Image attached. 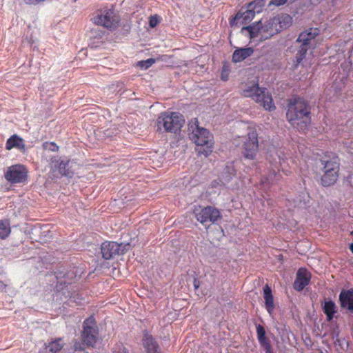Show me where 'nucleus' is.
<instances>
[{"label": "nucleus", "instance_id": "58836bf2", "mask_svg": "<svg viewBox=\"0 0 353 353\" xmlns=\"http://www.w3.org/2000/svg\"><path fill=\"white\" fill-rule=\"evenodd\" d=\"M116 353H128V352L126 351V350L125 348H121L118 352H117Z\"/></svg>", "mask_w": 353, "mask_h": 353}, {"label": "nucleus", "instance_id": "7c9ffc66", "mask_svg": "<svg viewBox=\"0 0 353 353\" xmlns=\"http://www.w3.org/2000/svg\"><path fill=\"white\" fill-rule=\"evenodd\" d=\"M155 60L153 58H150L145 61H141L139 62V65L144 69H148L150 66L152 65L153 63H154Z\"/></svg>", "mask_w": 353, "mask_h": 353}, {"label": "nucleus", "instance_id": "aec40b11", "mask_svg": "<svg viewBox=\"0 0 353 353\" xmlns=\"http://www.w3.org/2000/svg\"><path fill=\"white\" fill-rule=\"evenodd\" d=\"M254 53V49L251 47L239 48L234 50L232 54V61L241 62L250 57Z\"/></svg>", "mask_w": 353, "mask_h": 353}, {"label": "nucleus", "instance_id": "ddd939ff", "mask_svg": "<svg viewBox=\"0 0 353 353\" xmlns=\"http://www.w3.org/2000/svg\"><path fill=\"white\" fill-rule=\"evenodd\" d=\"M54 170L62 176L72 178L74 175V165L75 163L67 157H59L52 160Z\"/></svg>", "mask_w": 353, "mask_h": 353}, {"label": "nucleus", "instance_id": "c756f323", "mask_svg": "<svg viewBox=\"0 0 353 353\" xmlns=\"http://www.w3.org/2000/svg\"><path fill=\"white\" fill-rule=\"evenodd\" d=\"M256 333L259 343L268 340L265 337V331L262 325H258L256 326Z\"/></svg>", "mask_w": 353, "mask_h": 353}, {"label": "nucleus", "instance_id": "6ab92c4d", "mask_svg": "<svg viewBox=\"0 0 353 353\" xmlns=\"http://www.w3.org/2000/svg\"><path fill=\"white\" fill-rule=\"evenodd\" d=\"M17 148L21 151L25 150L26 145L22 138L17 134L11 136L6 141V148L10 150L12 148Z\"/></svg>", "mask_w": 353, "mask_h": 353}, {"label": "nucleus", "instance_id": "cd10ccee", "mask_svg": "<svg viewBox=\"0 0 353 353\" xmlns=\"http://www.w3.org/2000/svg\"><path fill=\"white\" fill-rule=\"evenodd\" d=\"M265 5V0H254L248 3V8L252 9L256 13H260Z\"/></svg>", "mask_w": 353, "mask_h": 353}, {"label": "nucleus", "instance_id": "2eb2a0df", "mask_svg": "<svg viewBox=\"0 0 353 353\" xmlns=\"http://www.w3.org/2000/svg\"><path fill=\"white\" fill-rule=\"evenodd\" d=\"M97 332L94 328V323L92 319H88L84 322V330L82 333V340L87 345L93 346L97 342Z\"/></svg>", "mask_w": 353, "mask_h": 353}, {"label": "nucleus", "instance_id": "b1692460", "mask_svg": "<svg viewBox=\"0 0 353 353\" xmlns=\"http://www.w3.org/2000/svg\"><path fill=\"white\" fill-rule=\"evenodd\" d=\"M294 206L298 208H306L309 205L310 196L307 192H301L294 199Z\"/></svg>", "mask_w": 353, "mask_h": 353}, {"label": "nucleus", "instance_id": "9d476101", "mask_svg": "<svg viewBox=\"0 0 353 353\" xmlns=\"http://www.w3.org/2000/svg\"><path fill=\"white\" fill-rule=\"evenodd\" d=\"M259 151L258 134L252 130L244 138L242 153L247 159H255Z\"/></svg>", "mask_w": 353, "mask_h": 353}, {"label": "nucleus", "instance_id": "6e6552de", "mask_svg": "<svg viewBox=\"0 0 353 353\" xmlns=\"http://www.w3.org/2000/svg\"><path fill=\"white\" fill-rule=\"evenodd\" d=\"M267 159L270 164L271 170L268 175L262 179L261 181L263 183H276L279 180V168L285 161L284 158L281 157L280 152L273 150L268 152Z\"/></svg>", "mask_w": 353, "mask_h": 353}, {"label": "nucleus", "instance_id": "39448f33", "mask_svg": "<svg viewBox=\"0 0 353 353\" xmlns=\"http://www.w3.org/2000/svg\"><path fill=\"white\" fill-rule=\"evenodd\" d=\"M243 95L245 97L252 98L266 110L271 111L275 109L272 95L266 88H260L258 84L250 86L244 90Z\"/></svg>", "mask_w": 353, "mask_h": 353}, {"label": "nucleus", "instance_id": "a19ab883", "mask_svg": "<svg viewBox=\"0 0 353 353\" xmlns=\"http://www.w3.org/2000/svg\"><path fill=\"white\" fill-rule=\"evenodd\" d=\"M350 250H351V252L353 253V243H352L350 245Z\"/></svg>", "mask_w": 353, "mask_h": 353}, {"label": "nucleus", "instance_id": "f3484780", "mask_svg": "<svg viewBox=\"0 0 353 353\" xmlns=\"http://www.w3.org/2000/svg\"><path fill=\"white\" fill-rule=\"evenodd\" d=\"M311 276L305 269L301 268L296 274V279L294 283V288L296 290L301 291L309 283Z\"/></svg>", "mask_w": 353, "mask_h": 353}, {"label": "nucleus", "instance_id": "f03ea898", "mask_svg": "<svg viewBox=\"0 0 353 353\" xmlns=\"http://www.w3.org/2000/svg\"><path fill=\"white\" fill-rule=\"evenodd\" d=\"M286 117L293 128L300 132H304L311 123V106L303 98L291 99L288 104Z\"/></svg>", "mask_w": 353, "mask_h": 353}, {"label": "nucleus", "instance_id": "c9c22d12", "mask_svg": "<svg viewBox=\"0 0 353 353\" xmlns=\"http://www.w3.org/2000/svg\"><path fill=\"white\" fill-rule=\"evenodd\" d=\"M347 181L349 183V184L353 187V174L349 175L347 178Z\"/></svg>", "mask_w": 353, "mask_h": 353}, {"label": "nucleus", "instance_id": "c85d7f7f", "mask_svg": "<svg viewBox=\"0 0 353 353\" xmlns=\"http://www.w3.org/2000/svg\"><path fill=\"white\" fill-rule=\"evenodd\" d=\"M9 222H0V238L5 239L10 233Z\"/></svg>", "mask_w": 353, "mask_h": 353}, {"label": "nucleus", "instance_id": "72a5a7b5", "mask_svg": "<svg viewBox=\"0 0 353 353\" xmlns=\"http://www.w3.org/2000/svg\"><path fill=\"white\" fill-rule=\"evenodd\" d=\"M260 344L264 348L266 353H273L272 348H271V345H270L268 340L261 342V343H260Z\"/></svg>", "mask_w": 353, "mask_h": 353}, {"label": "nucleus", "instance_id": "f704fd0d", "mask_svg": "<svg viewBox=\"0 0 353 353\" xmlns=\"http://www.w3.org/2000/svg\"><path fill=\"white\" fill-rule=\"evenodd\" d=\"M287 2V0H271L268 6H279L284 5Z\"/></svg>", "mask_w": 353, "mask_h": 353}, {"label": "nucleus", "instance_id": "a211bd4d", "mask_svg": "<svg viewBox=\"0 0 353 353\" xmlns=\"http://www.w3.org/2000/svg\"><path fill=\"white\" fill-rule=\"evenodd\" d=\"M339 301L342 308L353 312V290H342Z\"/></svg>", "mask_w": 353, "mask_h": 353}, {"label": "nucleus", "instance_id": "37998d69", "mask_svg": "<svg viewBox=\"0 0 353 353\" xmlns=\"http://www.w3.org/2000/svg\"><path fill=\"white\" fill-rule=\"evenodd\" d=\"M351 235H352V236H353V231H352V232H351Z\"/></svg>", "mask_w": 353, "mask_h": 353}, {"label": "nucleus", "instance_id": "79ce46f5", "mask_svg": "<svg viewBox=\"0 0 353 353\" xmlns=\"http://www.w3.org/2000/svg\"><path fill=\"white\" fill-rule=\"evenodd\" d=\"M194 288H195L196 289H197V288H199V285H198L194 284Z\"/></svg>", "mask_w": 353, "mask_h": 353}, {"label": "nucleus", "instance_id": "dca6fc26", "mask_svg": "<svg viewBox=\"0 0 353 353\" xmlns=\"http://www.w3.org/2000/svg\"><path fill=\"white\" fill-rule=\"evenodd\" d=\"M256 12L250 8L247 7V10L241 9L235 15L234 18L230 21L231 25L240 23L241 25L249 23L255 16Z\"/></svg>", "mask_w": 353, "mask_h": 353}, {"label": "nucleus", "instance_id": "4468645a", "mask_svg": "<svg viewBox=\"0 0 353 353\" xmlns=\"http://www.w3.org/2000/svg\"><path fill=\"white\" fill-rule=\"evenodd\" d=\"M321 167L323 172L339 173V157L332 152H326L320 159Z\"/></svg>", "mask_w": 353, "mask_h": 353}, {"label": "nucleus", "instance_id": "7ed1b4c3", "mask_svg": "<svg viewBox=\"0 0 353 353\" xmlns=\"http://www.w3.org/2000/svg\"><path fill=\"white\" fill-rule=\"evenodd\" d=\"M188 136L196 145L206 146L201 153L208 156L212 152V135L208 130L199 126L196 118L192 119L188 123Z\"/></svg>", "mask_w": 353, "mask_h": 353}, {"label": "nucleus", "instance_id": "a878e982", "mask_svg": "<svg viewBox=\"0 0 353 353\" xmlns=\"http://www.w3.org/2000/svg\"><path fill=\"white\" fill-rule=\"evenodd\" d=\"M63 347V343L61 339H59L49 343L46 345V349L48 353H58Z\"/></svg>", "mask_w": 353, "mask_h": 353}, {"label": "nucleus", "instance_id": "e433bc0d", "mask_svg": "<svg viewBox=\"0 0 353 353\" xmlns=\"http://www.w3.org/2000/svg\"><path fill=\"white\" fill-rule=\"evenodd\" d=\"M348 152L353 155V143L351 142L348 146Z\"/></svg>", "mask_w": 353, "mask_h": 353}, {"label": "nucleus", "instance_id": "473e14b6", "mask_svg": "<svg viewBox=\"0 0 353 353\" xmlns=\"http://www.w3.org/2000/svg\"><path fill=\"white\" fill-rule=\"evenodd\" d=\"M159 23V17L157 15L150 17L149 26L150 28H154Z\"/></svg>", "mask_w": 353, "mask_h": 353}, {"label": "nucleus", "instance_id": "f257e3e1", "mask_svg": "<svg viewBox=\"0 0 353 353\" xmlns=\"http://www.w3.org/2000/svg\"><path fill=\"white\" fill-rule=\"evenodd\" d=\"M292 21V17L290 14L280 13L266 20L263 23L259 21L243 27L242 31H248L251 39L259 37L260 40H265L290 27Z\"/></svg>", "mask_w": 353, "mask_h": 353}, {"label": "nucleus", "instance_id": "f8f14e48", "mask_svg": "<svg viewBox=\"0 0 353 353\" xmlns=\"http://www.w3.org/2000/svg\"><path fill=\"white\" fill-rule=\"evenodd\" d=\"M197 221H217L221 218V212L219 209L213 206H207L203 208L195 207L191 213Z\"/></svg>", "mask_w": 353, "mask_h": 353}, {"label": "nucleus", "instance_id": "9b49d317", "mask_svg": "<svg viewBox=\"0 0 353 353\" xmlns=\"http://www.w3.org/2000/svg\"><path fill=\"white\" fill-rule=\"evenodd\" d=\"M28 173V171L25 165L15 164L8 168L4 176L11 184L22 183L26 181Z\"/></svg>", "mask_w": 353, "mask_h": 353}, {"label": "nucleus", "instance_id": "412c9836", "mask_svg": "<svg viewBox=\"0 0 353 353\" xmlns=\"http://www.w3.org/2000/svg\"><path fill=\"white\" fill-rule=\"evenodd\" d=\"M143 344L147 353H160V347L151 335L144 334Z\"/></svg>", "mask_w": 353, "mask_h": 353}, {"label": "nucleus", "instance_id": "5701e85b", "mask_svg": "<svg viewBox=\"0 0 353 353\" xmlns=\"http://www.w3.org/2000/svg\"><path fill=\"white\" fill-rule=\"evenodd\" d=\"M263 295L266 309L269 314H271L274 308V303L273 300V296L272 294V290L267 285L263 288Z\"/></svg>", "mask_w": 353, "mask_h": 353}, {"label": "nucleus", "instance_id": "423d86ee", "mask_svg": "<svg viewBox=\"0 0 353 353\" xmlns=\"http://www.w3.org/2000/svg\"><path fill=\"white\" fill-rule=\"evenodd\" d=\"M318 34L319 30L317 29L313 30L312 28H310L299 34L296 41V42L300 43V46L294 60V67L295 68L305 59L307 50L311 47V41L315 39Z\"/></svg>", "mask_w": 353, "mask_h": 353}, {"label": "nucleus", "instance_id": "2f4dec72", "mask_svg": "<svg viewBox=\"0 0 353 353\" xmlns=\"http://www.w3.org/2000/svg\"><path fill=\"white\" fill-rule=\"evenodd\" d=\"M43 147L46 150H48L52 152H56L59 150V147L54 142H46L43 143Z\"/></svg>", "mask_w": 353, "mask_h": 353}, {"label": "nucleus", "instance_id": "0eeeda50", "mask_svg": "<svg viewBox=\"0 0 353 353\" xmlns=\"http://www.w3.org/2000/svg\"><path fill=\"white\" fill-rule=\"evenodd\" d=\"M134 246V240L121 243L114 241H106L101 245L102 256L105 259H111L117 255L125 254Z\"/></svg>", "mask_w": 353, "mask_h": 353}, {"label": "nucleus", "instance_id": "1a4fd4ad", "mask_svg": "<svg viewBox=\"0 0 353 353\" xmlns=\"http://www.w3.org/2000/svg\"><path fill=\"white\" fill-rule=\"evenodd\" d=\"M93 21L112 30L118 27L120 17L113 9H104L93 18Z\"/></svg>", "mask_w": 353, "mask_h": 353}, {"label": "nucleus", "instance_id": "bb28decb", "mask_svg": "<svg viewBox=\"0 0 353 353\" xmlns=\"http://www.w3.org/2000/svg\"><path fill=\"white\" fill-rule=\"evenodd\" d=\"M323 310L327 316V319L330 321L333 318L334 314L336 312L335 304L332 301L325 302Z\"/></svg>", "mask_w": 353, "mask_h": 353}, {"label": "nucleus", "instance_id": "20e7f679", "mask_svg": "<svg viewBox=\"0 0 353 353\" xmlns=\"http://www.w3.org/2000/svg\"><path fill=\"white\" fill-rule=\"evenodd\" d=\"M157 123L159 130L163 128L165 132L176 134L183 126L185 119L179 112H164L159 116Z\"/></svg>", "mask_w": 353, "mask_h": 353}, {"label": "nucleus", "instance_id": "ea45409f", "mask_svg": "<svg viewBox=\"0 0 353 353\" xmlns=\"http://www.w3.org/2000/svg\"><path fill=\"white\" fill-rule=\"evenodd\" d=\"M221 79L223 80V81H227L228 80V75H225L223 73H222L221 74Z\"/></svg>", "mask_w": 353, "mask_h": 353}, {"label": "nucleus", "instance_id": "393cba45", "mask_svg": "<svg viewBox=\"0 0 353 353\" xmlns=\"http://www.w3.org/2000/svg\"><path fill=\"white\" fill-rule=\"evenodd\" d=\"M338 178V173L324 172L321 177V184L325 187L330 186L334 184Z\"/></svg>", "mask_w": 353, "mask_h": 353}, {"label": "nucleus", "instance_id": "4be33fe9", "mask_svg": "<svg viewBox=\"0 0 353 353\" xmlns=\"http://www.w3.org/2000/svg\"><path fill=\"white\" fill-rule=\"evenodd\" d=\"M236 174V170L232 164L227 165L221 173L219 180L225 186Z\"/></svg>", "mask_w": 353, "mask_h": 353}, {"label": "nucleus", "instance_id": "4c0bfd02", "mask_svg": "<svg viewBox=\"0 0 353 353\" xmlns=\"http://www.w3.org/2000/svg\"><path fill=\"white\" fill-rule=\"evenodd\" d=\"M222 185L219 181H214L212 183V186L214 187V188L216 187L217 185Z\"/></svg>", "mask_w": 353, "mask_h": 353}]
</instances>
